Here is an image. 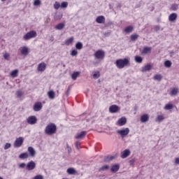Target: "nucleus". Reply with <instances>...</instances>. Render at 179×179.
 Segmentation results:
<instances>
[{"mask_svg": "<svg viewBox=\"0 0 179 179\" xmlns=\"http://www.w3.org/2000/svg\"><path fill=\"white\" fill-rule=\"evenodd\" d=\"M76 48L77 50H82V48H83V45H76Z\"/></svg>", "mask_w": 179, "mask_h": 179, "instance_id": "6e6d98bb", "label": "nucleus"}, {"mask_svg": "<svg viewBox=\"0 0 179 179\" xmlns=\"http://www.w3.org/2000/svg\"><path fill=\"white\" fill-rule=\"evenodd\" d=\"M164 65L166 68H171V65H173V63L170 60H166L164 62Z\"/></svg>", "mask_w": 179, "mask_h": 179, "instance_id": "7c9ffc66", "label": "nucleus"}, {"mask_svg": "<svg viewBox=\"0 0 179 179\" xmlns=\"http://www.w3.org/2000/svg\"><path fill=\"white\" fill-rule=\"evenodd\" d=\"M28 152L31 157H34V156H36V150H34L33 147H29Z\"/></svg>", "mask_w": 179, "mask_h": 179, "instance_id": "a211bd4d", "label": "nucleus"}, {"mask_svg": "<svg viewBox=\"0 0 179 179\" xmlns=\"http://www.w3.org/2000/svg\"><path fill=\"white\" fill-rule=\"evenodd\" d=\"M73 40H74L73 36H71V38H68L66 41L65 44H66L67 45H69L72 44V43H73Z\"/></svg>", "mask_w": 179, "mask_h": 179, "instance_id": "c9c22d12", "label": "nucleus"}, {"mask_svg": "<svg viewBox=\"0 0 179 179\" xmlns=\"http://www.w3.org/2000/svg\"><path fill=\"white\" fill-rule=\"evenodd\" d=\"M94 57L96 58V59H104V57H106V52L101 50H96L94 54Z\"/></svg>", "mask_w": 179, "mask_h": 179, "instance_id": "7ed1b4c3", "label": "nucleus"}, {"mask_svg": "<svg viewBox=\"0 0 179 179\" xmlns=\"http://www.w3.org/2000/svg\"><path fill=\"white\" fill-rule=\"evenodd\" d=\"M173 108H174V105L172 103H167L164 107V110H173Z\"/></svg>", "mask_w": 179, "mask_h": 179, "instance_id": "4c0bfd02", "label": "nucleus"}, {"mask_svg": "<svg viewBox=\"0 0 179 179\" xmlns=\"http://www.w3.org/2000/svg\"><path fill=\"white\" fill-rule=\"evenodd\" d=\"M54 8L55 9H59V8H61V4H59V3L58 1H55V4H54Z\"/></svg>", "mask_w": 179, "mask_h": 179, "instance_id": "79ce46f5", "label": "nucleus"}, {"mask_svg": "<svg viewBox=\"0 0 179 179\" xmlns=\"http://www.w3.org/2000/svg\"><path fill=\"white\" fill-rule=\"evenodd\" d=\"M34 169H36V162H34V161H30L27 164L26 170L28 171H31L34 170Z\"/></svg>", "mask_w": 179, "mask_h": 179, "instance_id": "0eeeda50", "label": "nucleus"}, {"mask_svg": "<svg viewBox=\"0 0 179 179\" xmlns=\"http://www.w3.org/2000/svg\"><path fill=\"white\" fill-rule=\"evenodd\" d=\"M178 94V88L175 87L171 91V96H177Z\"/></svg>", "mask_w": 179, "mask_h": 179, "instance_id": "473e14b6", "label": "nucleus"}, {"mask_svg": "<svg viewBox=\"0 0 179 179\" xmlns=\"http://www.w3.org/2000/svg\"><path fill=\"white\" fill-rule=\"evenodd\" d=\"M10 146H12V145L9 143H6L5 146H4V150H8V149H9L10 148Z\"/></svg>", "mask_w": 179, "mask_h": 179, "instance_id": "09e8293b", "label": "nucleus"}, {"mask_svg": "<svg viewBox=\"0 0 179 179\" xmlns=\"http://www.w3.org/2000/svg\"><path fill=\"white\" fill-rule=\"evenodd\" d=\"M178 1H179V0H178Z\"/></svg>", "mask_w": 179, "mask_h": 179, "instance_id": "e2e57ef3", "label": "nucleus"}, {"mask_svg": "<svg viewBox=\"0 0 179 179\" xmlns=\"http://www.w3.org/2000/svg\"><path fill=\"white\" fill-rule=\"evenodd\" d=\"M23 145V137H19L16 138L14 142V148H20Z\"/></svg>", "mask_w": 179, "mask_h": 179, "instance_id": "1a4fd4ad", "label": "nucleus"}, {"mask_svg": "<svg viewBox=\"0 0 179 179\" xmlns=\"http://www.w3.org/2000/svg\"><path fill=\"white\" fill-rule=\"evenodd\" d=\"M76 45H82V43L78 42V43L76 44Z\"/></svg>", "mask_w": 179, "mask_h": 179, "instance_id": "13d9d810", "label": "nucleus"}, {"mask_svg": "<svg viewBox=\"0 0 179 179\" xmlns=\"http://www.w3.org/2000/svg\"><path fill=\"white\" fill-rule=\"evenodd\" d=\"M46 68L47 64H45L44 62H42L38 65L37 70L38 71V72H44Z\"/></svg>", "mask_w": 179, "mask_h": 179, "instance_id": "f8f14e48", "label": "nucleus"}, {"mask_svg": "<svg viewBox=\"0 0 179 179\" xmlns=\"http://www.w3.org/2000/svg\"><path fill=\"white\" fill-rule=\"evenodd\" d=\"M177 20V13H171L169 17V22H174V20Z\"/></svg>", "mask_w": 179, "mask_h": 179, "instance_id": "412c9836", "label": "nucleus"}, {"mask_svg": "<svg viewBox=\"0 0 179 179\" xmlns=\"http://www.w3.org/2000/svg\"><path fill=\"white\" fill-rule=\"evenodd\" d=\"M65 27V24L64 23H59L57 25L55 26L56 30H62Z\"/></svg>", "mask_w": 179, "mask_h": 179, "instance_id": "cd10ccee", "label": "nucleus"}, {"mask_svg": "<svg viewBox=\"0 0 179 179\" xmlns=\"http://www.w3.org/2000/svg\"><path fill=\"white\" fill-rule=\"evenodd\" d=\"M120 111V107L117 105H112L109 107V113L112 114H115V113H118Z\"/></svg>", "mask_w": 179, "mask_h": 179, "instance_id": "9d476101", "label": "nucleus"}, {"mask_svg": "<svg viewBox=\"0 0 179 179\" xmlns=\"http://www.w3.org/2000/svg\"><path fill=\"white\" fill-rule=\"evenodd\" d=\"M86 134L87 132L85 131H83L80 133H78L76 136H75V138L76 139H83L84 136H86Z\"/></svg>", "mask_w": 179, "mask_h": 179, "instance_id": "2eb2a0df", "label": "nucleus"}, {"mask_svg": "<svg viewBox=\"0 0 179 179\" xmlns=\"http://www.w3.org/2000/svg\"><path fill=\"white\" fill-rule=\"evenodd\" d=\"M138 38H139V35H138L136 34H134L131 35L130 40L131 41H136V40H138Z\"/></svg>", "mask_w": 179, "mask_h": 179, "instance_id": "c756f323", "label": "nucleus"}, {"mask_svg": "<svg viewBox=\"0 0 179 179\" xmlns=\"http://www.w3.org/2000/svg\"><path fill=\"white\" fill-rule=\"evenodd\" d=\"M164 120V116L163 115H159L157 117L156 121L157 122H162Z\"/></svg>", "mask_w": 179, "mask_h": 179, "instance_id": "ea45409f", "label": "nucleus"}, {"mask_svg": "<svg viewBox=\"0 0 179 179\" xmlns=\"http://www.w3.org/2000/svg\"><path fill=\"white\" fill-rule=\"evenodd\" d=\"M114 159H115V156L112 155V156H108L106 157L104 159L105 162H111V160H114Z\"/></svg>", "mask_w": 179, "mask_h": 179, "instance_id": "58836bf2", "label": "nucleus"}, {"mask_svg": "<svg viewBox=\"0 0 179 179\" xmlns=\"http://www.w3.org/2000/svg\"><path fill=\"white\" fill-rule=\"evenodd\" d=\"M79 75H80V72L76 71L71 74V78L73 80H76L78 79V77H79Z\"/></svg>", "mask_w": 179, "mask_h": 179, "instance_id": "b1692460", "label": "nucleus"}, {"mask_svg": "<svg viewBox=\"0 0 179 179\" xmlns=\"http://www.w3.org/2000/svg\"><path fill=\"white\" fill-rule=\"evenodd\" d=\"M26 163H21L18 165L19 169H24L26 167Z\"/></svg>", "mask_w": 179, "mask_h": 179, "instance_id": "3c124183", "label": "nucleus"}, {"mask_svg": "<svg viewBox=\"0 0 179 179\" xmlns=\"http://www.w3.org/2000/svg\"><path fill=\"white\" fill-rule=\"evenodd\" d=\"M109 169H110V166L105 165L99 169V171H106V170H108Z\"/></svg>", "mask_w": 179, "mask_h": 179, "instance_id": "a19ab883", "label": "nucleus"}, {"mask_svg": "<svg viewBox=\"0 0 179 179\" xmlns=\"http://www.w3.org/2000/svg\"><path fill=\"white\" fill-rule=\"evenodd\" d=\"M141 121L142 122H148V121H149V115L144 114V115H141Z\"/></svg>", "mask_w": 179, "mask_h": 179, "instance_id": "4be33fe9", "label": "nucleus"}, {"mask_svg": "<svg viewBox=\"0 0 179 179\" xmlns=\"http://www.w3.org/2000/svg\"><path fill=\"white\" fill-rule=\"evenodd\" d=\"M154 80H157L158 82H160L163 79V76L162 74H156L153 77Z\"/></svg>", "mask_w": 179, "mask_h": 179, "instance_id": "bb28decb", "label": "nucleus"}, {"mask_svg": "<svg viewBox=\"0 0 179 179\" xmlns=\"http://www.w3.org/2000/svg\"><path fill=\"white\" fill-rule=\"evenodd\" d=\"M125 33H132L134 31V27L132 26H128L124 29Z\"/></svg>", "mask_w": 179, "mask_h": 179, "instance_id": "c85d7f7f", "label": "nucleus"}, {"mask_svg": "<svg viewBox=\"0 0 179 179\" xmlns=\"http://www.w3.org/2000/svg\"><path fill=\"white\" fill-rule=\"evenodd\" d=\"M96 23H99V24L106 23V17L103 15H99L96 19Z\"/></svg>", "mask_w": 179, "mask_h": 179, "instance_id": "ddd939ff", "label": "nucleus"}, {"mask_svg": "<svg viewBox=\"0 0 179 179\" xmlns=\"http://www.w3.org/2000/svg\"><path fill=\"white\" fill-rule=\"evenodd\" d=\"M118 170H120V165H118V164L113 165L110 169L111 173H117V171H118Z\"/></svg>", "mask_w": 179, "mask_h": 179, "instance_id": "aec40b11", "label": "nucleus"}, {"mask_svg": "<svg viewBox=\"0 0 179 179\" xmlns=\"http://www.w3.org/2000/svg\"><path fill=\"white\" fill-rule=\"evenodd\" d=\"M152 51L151 47H145L142 51V54H149Z\"/></svg>", "mask_w": 179, "mask_h": 179, "instance_id": "a878e982", "label": "nucleus"}, {"mask_svg": "<svg viewBox=\"0 0 179 179\" xmlns=\"http://www.w3.org/2000/svg\"><path fill=\"white\" fill-rule=\"evenodd\" d=\"M71 57H76L78 55V50H73L71 52Z\"/></svg>", "mask_w": 179, "mask_h": 179, "instance_id": "a18cd8bd", "label": "nucleus"}, {"mask_svg": "<svg viewBox=\"0 0 179 179\" xmlns=\"http://www.w3.org/2000/svg\"><path fill=\"white\" fill-rule=\"evenodd\" d=\"M115 64L118 69H123L125 66H129L131 65V62L128 58L118 59L115 61Z\"/></svg>", "mask_w": 179, "mask_h": 179, "instance_id": "f257e3e1", "label": "nucleus"}, {"mask_svg": "<svg viewBox=\"0 0 179 179\" xmlns=\"http://www.w3.org/2000/svg\"><path fill=\"white\" fill-rule=\"evenodd\" d=\"M16 96L17 97L20 98L22 96H23V92L22 91H17Z\"/></svg>", "mask_w": 179, "mask_h": 179, "instance_id": "de8ad7c7", "label": "nucleus"}, {"mask_svg": "<svg viewBox=\"0 0 179 179\" xmlns=\"http://www.w3.org/2000/svg\"><path fill=\"white\" fill-rule=\"evenodd\" d=\"M142 61H143V59L141 56H136L135 57V62H137V64H142Z\"/></svg>", "mask_w": 179, "mask_h": 179, "instance_id": "f704fd0d", "label": "nucleus"}, {"mask_svg": "<svg viewBox=\"0 0 179 179\" xmlns=\"http://www.w3.org/2000/svg\"><path fill=\"white\" fill-rule=\"evenodd\" d=\"M41 5V1L40 0H35L34 2V6H40Z\"/></svg>", "mask_w": 179, "mask_h": 179, "instance_id": "37998d69", "label": "nucleus"}, {"mask_svg": "<svg viewBox=\"0 0 179 179\" xmlns=\"http://www.w3.org/2000/svg\"><path fill=\"white\" fill-rule=\"evenodd\" d=\"M45 133L46 135H54L57 133V125L54 123L48 124L45 129Z\"/></svg>", "mask_w": 179, "mask_h": 179, "instance_id": "f03ea898", "label": "nucleus"}, {"mask_svg": "<svg viewBox=\"0 0 179 179\" xmlns=\"http://www.w3.org/2000/svg\"><path fill=\"white\" fill-rule=\"evenodd\" d=\"M43 108V103L41 102H36L34 106V111H40Z\"/></svg>", "mask_w": 179, "mask_h": 179, "instance_id": "4468645a", "label": "nucleus"}, {"mask_svg": "<svg viewBox=\"0 0 179 179\" xmlns=\"http://www.w3.org/2000/svg\"><path fill=\"white\" fill-rule=\"evenodd\" d=\"M79 146H80V141H76V148L79 150Z\"/></svg>", "mask_w": 179, "mask_h": 179, "instance_id": "5fc2aeb1", "label": "nucleus"}, {"mask_svg": "<svg viewBox=\"0 0 179 179\" xmlns=\"http://www.w3.org/2000/svg\"><path fill=\"white\" fill-rule=\"evenodd\" d=\"M68 174H70V176H75L76 174V170L73 168H69L67 169Z\"/></svg>", "mask_w": 179, "mask_h": 179, "instance_id": "393cba45", "label": "nucleus"}, {"mask_svg": "<svg viewBox=\"0 0 179 179\" xmlns=\"http://www.w3.org/2000/svg\"><path fill=\"white\" fill-rule=\"evenodd\" d=\"M20 51L23 57H27V55L30 53V49L26 46L20 48Z\"/></svg>", "mask_w": 179, "mask_h": 179, "instance_id": "6e6552de", "label": "nucleus"}, {"mask_svg": "<svg viewBox=\"0 0 179 179\" xmlns=\"http://www.w3.org/2000/svg\"><path fill=\"white\" fill-rule=\"evenodd\" d=\"M3 57L6 61H9V59H10V54L8 52L3 53Z\"/></svg>", "mask_w": 179, "mask_h": 179, "instance_id": "e433bc0d", "label": "nucleus"}, {"mask_svg": "<svg viewBox=\"0 0 179 179\" xmlns=\"http://www.w3.org/2000/svg\"><path fill=\"white\" fill-rule=\"evenodd\" d=\"M152 70V65L150 64H148L142 68L141 72H149V71Z\"/></svg>", "mask_w": 179, "mask_h": 179, "instance_id": "f3484780", "label": "nucleus"}, {"mask_svg": "<svg viewBox=\"0 0 179 179\" xmlns=\"http://www.w3.org/2000/svg\"><path fill=\"white\" fill-rule=\"evenodd\" d=\"M0 179H3V178L0 176Z\"/></svg>", "mask_w": 179, "mask_h": 179, "instance_id": "680f3d73", "label": "nucleus"}, {"mask_svg": "<svg viewBox=\"0 0 179 179\" xmlns=\"http://www.w3.org/2000/svg\"><path fill=\"white\" fill-rule=\"evenodd\" d=\"M171 10H177L178 9V5L177 4H172L171 7Z\"/></svg>", "mask_w": 179, "mask_h": 179, "instance_id": "c03bdc74", "label": "nucleus"}, {"mask_svg": "<svg viewBox=\"0 0 179 179\" xmlns=\"http://www.w3.org/2000/svg\"><path fill=\"white\" fill-rule=\"evenodd\" d=\"M71 89H72V87L70 85V86H69L67 91L66 92V97H68V96H69V93H71Z\"/></svg>", "mask_w": 179, "mask_h": 179, "instance_id": "8fccbe9b", "label": "nucleus"}, {"mask_svg": "<svg viewBox=\"0 0 179 179\" xmlns=\"http://www.w3.org/2000/svg\"><path fill=\"white\" fill-rule=\"evenodd\" d=\"M34 179H44V176H43V175H37L34 178Z\"/></svg>", "mask_w": 179, "mask_h": 179, "instance_id": "603ef678", "label": "nucleus"}, {"mask_svg": "<svg viewBox=\"0 0 179 179\" xmlns=\"http://www.w3.org/2000/svg\"><path fill=\"white\" fill-rule=\"evenodd\" d=\"M129 155H131V150L126 149L122 152L121 157L122 159H127Z\"/></svg>", "mask_w": 179, "mask_h": 179, "instance_id": "dca6fc26", "label": "nucleus"}, {"mask_svg": "<svg viewBox=\"0 0 179 179\" xmlns=\"http://www.w3.org/2000/svg\"><path fill=\"white\" fill-rule=\"evenodd\" d=\"M19 159H21L22 160H24L25 159H29V153L28 152H24L19 155Z\"/></svg>", "mask_w": 179, "mask_h": 179, "instance_id": "5701e85b", "label": "nucleus"}, {"mask_svg": "<svg viewBox=\"0 0 179 179\" xmlns=\"http://www.w3.org/2000/svg\"><path fill=\"white\" fill-rule=\"evenodd\" d=\"M48 96L50 100H54L55 99V92L54 90H50L48 92Z\"/></svg>", "mask_w": 179, "mask_h": 179, "instance_id": "6ab92c4d", "label": "nucleus"}, {"mask_svg": "<svg viewBox=\"0 0 179 179\" xmlns=\"http://www.w3.org/2000/svg\"><path fill=\"white\" fill-rule=\"evenodd\" d=\"M117 134L120 135V136H122V138H125V136H127V135H128V134H129V128L127 127V128H124L121 130H117Z\"/></svg>", "mask_w": 179, "mask_h": 179, "instance_id": "39448f33", "label": "nucleus"}, {"mask_svg": "<svg viewBox=\"0 0 179 179\" xmlns=\"http://www.w3.org/2000/svg\"><path fill=\"white\" fill-rule=\"evenodd\" d=\"M94 79H99L100 78V71H96L93 72Z\"/></svg>", "mask_w": 179, "mask_h": 179, "instance_id": "72a5a7b5", "label": "nucleus"}, {"mask_svg": "<svg viewBox=\"0 0 179 179\" xmlns=\"http://www.w3.org/2000/svg\"><path fill=\"white\" fill-rule=\"evenodd\" d=\"M5 1H6V0H1L2 2H5Z\"/></svg>", "mask_w": 179, "mask_h": 179, "instance_id": "052dcab7", "label": "nucleus"}, {"mask_svg": "<svg viewBox=\"0 0 179 179\" xmlns=\"http://www.w3.org/2000/svg\"><path fill=\"white\" fill-rule=\"evenodd\" d=\"M175 164H179V158H176L175 159Z\"/></svg>", "mask_w": 179, "mask_h": 179, "instance_id": "4d7b16f0", "label": "nucleus"}, {"mask_svg": "<svg viewBox=\"0 0 179 179\" xmlns=\"http://www.w3.org/2000/svg\"><path fill=\"white\" fill-rule=\"evenodd\" d=\"M27 124H29V125H34L35 124H37V117L34 115L29 116L27 119Z\"/></svg>", "mask_w": 179, "mask_h": 179, "instance_id": "423d86ee", "label": "nucleus"}, {"mask_svg": "<svg viewBox=\"0 0 179 179\" xmlns=\"http://www.w3.org/2000/svg\"><path fill=\"white\" fill-rule=\"evenodd\" d=\"M60 7L62 8H68V2L66 1H63Z\"/></svg>", "mask_w": 179, "mask_h": 179, "instance_id": "49530a36", "label": "nucleus"}, {"mask_svg": "<svg viewBox=\"0 0 179 179\" xmlns=\"http://www.w3.org/2000/svg\"><path fill=\"white\" fill-rule=\"evenodd\" d=\"M18 74H19V70L17 69H15L10 73V76H12V78H17Z\"/></svg>", "mask_w": 179, "mask_h": 179, "instance_id": "2f4dec72", "label": "nucleus"}, {"mask_svg": "<svg viewBox=\"0 0 179 179\" xmlns=\"http://www.w3.org/2000/svg\"><path fill=\"white\" fill-rule=\"evenodd\" d=\"M117 124L119 127H124L127 124V117H122L117 120Z\"/></svg>", "mask_w": 179, "mask_h": 179, "instance_id": "9b49d317", "label": "nucleus"}, {"mask_svg": "<svg viewBox=\"0 0 179 179\" xmlns=\"http://www.w3.org/2000/svg\"><path fill=\"white\" fill-rule=\"evenodd\" d=\"M34 37H37V32L30 31L24 36V40H30V38H34Z\"/></svg>", "mask_w": 179, "mask_h": 179, "instance_id": "20e7f679", "label": "nucleus"}, {"mask_svg": "<svg viewBox=\"0 0 179 179\" xmlns=\"http://www.w3.org/2000/svg\"><path fill=\"white\" fill-rule=\"evenodd\" d=\"M173 54H174V52H173V51L170 52L171 55H173Z\"/></svg>", "mask_w": 179, "mask_h": 179, "instance_id": "bf43d9fd", "label": "nucleus"}, {"mask_svg": "<svg viewBox=\"0 0 179 179\" xmlns=\"http://www.w3.org/2000/svg\"><path fill=\"white\" fill-rule=\"evenodd\" d=\"M66 148H67L68 153H71L72 152V148L69 147V144H66Z\"/></svg>", "mask_w": 179, "mask_h": 179, "instance_id": "864d4df0", "label": "nucleus"}]
</instances>
